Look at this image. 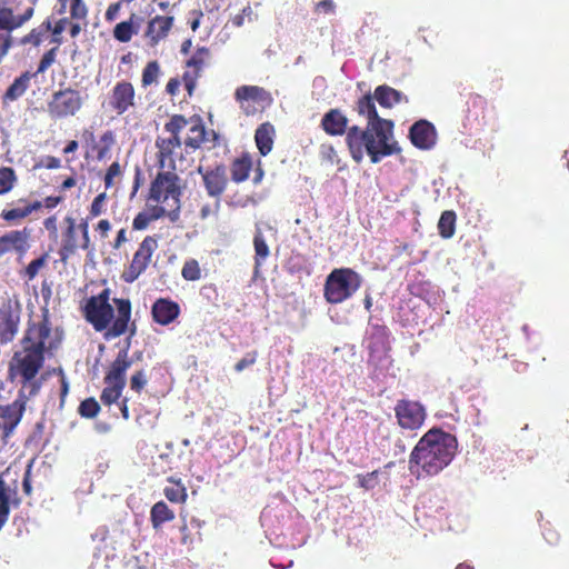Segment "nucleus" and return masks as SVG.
I'll return each mask as SVG.
<instances>
[{
    "instance_id": "nucleus-1",
    "label": "nucleus",
    "mask_w": 569,
    "mask_h": 569,
    "mask_svg": "<svg viewBox=\"0 0 569 569\" xmlns=\"http://www.w3.org/2000/svg\"><path fill=\"white\" fill-rule=\"evenodd\" d=\"M61 338L53 332L48 309L42 310L40 320H29L21 349L14 351L8 368L11 380L19 379L21 388L17 398L9 403H0V437L7 441L22 420L28 401L41 389L37 376L43 368L46 357L51 356L60 346Z\"/></svg>"
},
{
    "instance_id": "nucleus-2",
    "label": "nucleus",
    "mask_w": 569,
    "mask_h": 569,
    "mask_svg": "<svg viewBox=\"0 0 569 569\" xmlns=\"http://www.w3.org/2000/svg\"><path fill=\"white\" fill-rule=\"evenodd\" d=\"M458 449L456 436L440 428L428 430L409 456V470L417 478L432 477L450 465Z\"/></svg>"
},
{
    "instance_id": "nucleus-3",
    "label": "nucleus",
    "mask_w": 569,
    "mask_h": 569,
    "mask_svg": "<svg viewBox=\"0 0 569 569\" xmlns=\"http://www.w3.org/2000/svg\"><path fill=\"white\" fill-rule=\"evenodd\" d=\"M393 121L367 122L365 129L351 126L346 136V144L352 160L360 163L368 154L372 163L382 158L398 154L401 148L393 139Z\"/></svg>"
},
{
    "instance_id": "nucleus-4",
    "label": "nucleus",
    "mask_w": 569,
    "mask_h": 569,
    "mask_svg": "<svg viewBox=\"0 0 569 569\" xmlns=\"http://www.w3.org/2000/svg\"><path fill=\"white\" fill-rule=\"evenodd\" d=\"M183 184L177 172L171 170L157 171L150 182L146 201L163 210V213L171 221H177L180 214Z\"/></svg>"
},
{
    "instance_id": "nucleus-5",
    "label": "nucleus",
    "mask_w": 569,
    "mask_h": 569,
    "mask_svg": "<svg viewBox=\"0 0 569 569\" xmlns=\"http://www.w3.org/2000/svg\"><path fill=\"white\" fill-rule=\"evenodd\" d=\"M90 244L88 220L81 219L78 223L72 216H66L62 221L58 250L60 260L66 263L77 253L78 249L88 250Z\"/></svg>"
},
{
    "instance_id": "nucleus-6",
    "label": "nucleus",
    "mask_w": 569,
    "mask_h": 569,
    "mask_svg": "<svg viewBox=\"0 0 569 569\" xmlns=\"http://www.w3.org/2000/svg\"><path fill=\"white\" fill-rule=\"evenodd\" d=\"M362 283L361 276L350 268L332 270L326 279L323 295L331 305L349 299Z\"/></svg>"
},
{
    "instance_id": "nucleus-7",
    "label": "nucleus",
    "mask_w": 569,
    "mask_h": 569,
    "mask_svg": "<svg viewBox=\"0 0 569 569\" xmlns=\"http://www.w3.org/2000/svg\"><path fill=\"white\" fill-rule=\"evenodd\" d=\"M84 101L86 98L80 90L60 83L59 89L52 92L47 103V110L52 119H67L79 113Z\"/></svg>"
},
{
    "instance_id": "nucleus-8",
    "label": "nucleus",
    "mask_w": 569,
    "mask_h": 569,
    "mask_svg": "<svg viewBox=\"0 0 569 569\" xmlns=\"http://www.w3.org/2000/svg\"><path fill=\"white\" fill-rule=\"evenodd\" d=\"M110 289H103L99 295L90 297L83 308L86 320L97 331L106 330L113 319V308L109 303Z\"/></svg>"
},
{
    "instance_id": "nucleus-9",
    "label": "nucleus",
    "mask_w": 569,
    "mask_h": 569,
    "mask_svg": "<svg viewBox=\"0 0 569 569\" xmlns=\"http://www.w3.org/2000/svg\"><path fill=\"white\" fill-rule=\"evenodd\" d=\"M157 249V237H144L134 251L129 266L123 270L121 279L127 283L134 282L148 269Z\"/></svg>"
},
{
    "instance_id": "nucleus-10",
    "label": "nucleus",
    "mask_w": 569,
    "mask_h": 569,
    "mask_svg": "<svg viewBox=\"0 0 569 569\" xmlns=\"http://www.w3.org/2000/svg\"><path fill=\"white\" fill-rule=\"evenodd\" d=\"M22 308L17 299L4 298L0 303V345L11 342L18 333Z\"/></svg>"
},
{
    "instance_id": "nucleus-11",
    "label": "nucleus",
    "mask_w": 569,
    "mask_h": 569,
    "mask_svg": "<svg viewBox=\"0 0 569 569\" xmlns=\"http://www.w3.org/2000/svg\"><path fill=\"white\" fill-rule=\"evenodd\" d=\"M395 416L400 428L413 431L422 427L427 412L419 401L400 399L395 406Z\"/></svg>"
},
{
    "instance_id": "nucleus-12",
    "label": "nucleus",
    "mask_w": 569,
    "mask_h": 569,
    "mask_svg": "<svg viewBox=\"0 0 569 569\" xmlns=\"http://www.w3.org/2000/svg\"><path fill=\"white\" fill-rule=\"evenodd\" d=\"M211 52L207 47H199L186 62V71L182 74V82L191 97L197 87V81L201 77L206 67H208Z\"/></svg>"
},
{
    "instance_id": "nucleus-13",
    "label": "nucleus",
    "mask_w": 569,
    "mask_h": 569,
    "mask_svg": "<svg viewBox=\"0 0 569 569\" xmlns=\"http://www.w3.org/2000/svg\"><path fill=\"white\" fill-rule=\"evenodd\" d=\"M198 173L201 176L207 194L211 198L220 199L229 184L227 167L223 163L208 168L199 166Z\"/></svg>"
},
{
    "instance_id": "nucleus-14",
    "label": "nucleus",
    "mask_w": 569,
    "mask_h": 569,
    "mask_svg": "<svg viewBox=\"0 0 569 569\" xmlns=\"http://www.w3.org/2000/svg\"><path fill=\"white\" fill-rule=\"evenodd\" d=\"M32 230L28 227L10 230L0 236V258L7 253L14 252L23 256L30 249Z\"/></svg>"
},
{
    "instance_id": "nucleus-15",
    "label": "nucleus",
    "mask_w": 569,
    "mask_h": 569,
    "mask_svg": "<svg viewBox=\"0 0 569 569\" xmlns=\"http://www.w3.org/2000/svg\"><path fill=\"white\" fill-rule=\"evenodd\" d=\"M136 90L131 82L121 80L114 84L109 98V106L118 116L134 107Z\"/></svg>"
},
{
    "instance_id": "nucleus-16",
    "label": "nucleus",
    "mask_w": 569,
    "mask_h": 569,
    "mask_svg": "<svg viewBox=\"0 0 569 569\" xmlns=\"http://www.w3.org/2000/svg\"><path fill=\"white\" fill-rule=\"evenodd\" d=\"M154 144L157 148L156 160L158 171L171 170L177 172L176 154L180 149L182 141L157 137Z\"/></svg>"
},
{
    "instance_id": "nucleus-17",
    "label": "nucleus",
    "mask_w": 569,
    "mask_h": 569,
    "mask_svg": "<svg viewBox=\"0 0 569 569\" xmlns=\"http://www.w3.org/2000/svg\"><path fill=\"white\" fill-rule=\"evenodd\" d=\"M234 98L247 114L256 111V108L251 107L250 102L263 108L264 103L270 101V94L263 88L257 86H241L237 88Z\"/></svg>"
},
{
    "instance_id": "nucleus-18",
    "label": "nucleus",
    "mask_w": 569,
    "mask_h": 569,
    "mask_svg": "<svg viewBox=\"0 0 569 569\" xmlns=\"http://www.w3.org/2000/svg\"><path fill=\"white\" fill-rule=\"evenodd\" d=\"M409 139L418 149H431L437 141L436 128L428 120H418L410 127Z\"/></svg>"
},
{
    "instance_id": "nucleus-19",
    "label": "nucleus",
    "mask_w": 569,
    "mask_h": 569,
    "mask_svg": "<svg viewBox=\"0 0 569 569\" xmlns=\"http://www.w3.org/2000/svg\"><path fill=\"white\" fill-rule=\"evenodd\" d=\"M174 23L172 16L157 14L148 21L144 30V38L150 47H156L164 40L171 31Z\"/></svg>"
},
{
    "instance_id": "nucleus-20",
    "label": "nucleus",
    "mask_w": 569,
    "mask_h": 569,
    "mask_svg": "<svg viewBox=\"0 0 569 569\" xmlns=\"http://www.w3.org/2000/svg\"><path fill=\"white\" fill-rule=\"evenodd\" d=\"M113 303L117 308V316L106 332L107 339L117 338L126 333L131 320V302L129 299L114 298Z\"/></svg>"
},
{
    "instance_id": "nucleus-21",
    "label": "nucleus",
    "mask_w": 569,
    "mask_h": 569,
    "mask_svg": "<svg viewBox=\"0 0 569 569\" xmlns=\"http://www.w3.org/2000/svg\"><path fill=\"white\" fill-rule=\"evenodd\" d=\"M129 359V343L119 350L116 359L111 362L104 376V383H119L126 386V372L131 367Z\"/></svg>"
},
{
    "instance_id": "nucleus-22",
    "label": "nucleus",
    "mask_w": 569,
    "mask_h": 569,
    "mask_svg": "<svg viewBox=\"0 0 569 569\" xmlns=\"http://www.w3.org/2000/svg\"><path fill=\"white\" fill-rule=\"evenodd\" d=\"M180 315V306L169 299L159 298L151 307V316L156 323L161 326H168L172 323Z\"/></svg>"
},
{
    "instance_id": "nucleus-23",
    "label": "nucleus",
    "mask_w": 569,
    "mask_h": 569,
    "mask_svg": "<svg viewBox=\"0 0 569 569\" xmlns=\"http://www.w3.org/2000/svg\"><path fill=\"white\" fill-rule=\"evenodd\" d=\"M349 120L338 108L327 111L321 119V128L329 136H347Z\"/></svg>"
},
{
    "instance_id": "nucleus-24",
    "label": "nucleus",
    "mask_w": 569,
    "mask_h": 569,
    "mask_svg": "<svg viewBox=\"0 0 569 569\" xmlns=\"http://www.w3.org/2000/svg\"><path fill=\"white\" fill-rule=\"evenodd\" d=\"M51 29V18H46L39 26L32 28L28 33L20 38H14V47L38 48L46 40Z\"/></svg>"
},
{
    "instance_id": "nucleus-25",
    "label": "nucleus",
    "mask_w": 569,
    "mask_h": 569,
    "mask_svg": "<svg viewBox=\"0 0 569 569\" xmlns=\"http://www.w3.org/2000/svg\"><path fill=\"white\" fill-rule=\"evenodd\" d=\"M375 99L383 108H392L393 106L405 102L408 103L409 99L402 92L396 90L388 84L378 86L375 89Z\"/></svg>"
},
{
    "instance_id": "nucleus-26",
    "label": "nucleus",
    "mask_w": 569,
    "mask_h": 569,
    "mask_svg": "<svg viewBox=\"0 0 569 569\" xmlns=\"http://www.w3.org/2000/svg\"><path fill=\"white\" fill-rule=\"evenodd\" d=\"M252 168L253 161L251 154L243 152L230 163L231 180L236 183L244 182L249 178Z\"/></svg>"
},
{
    "instance_id": "nucleus-27",
    "label": "nucleus",
    "mask_w": 569,
    "mask_h": 569,
    "mask_svg": "<svg viewBox=\"0 0 569 569\" xmlns=\"http://www.w3.org/2000/svg\"><path fill=\"white\" fill-rule=\"evenodd\" d=\"M276 130L272 123H261L254 132V141L261 156L266 157L273 148Z\"/></svg>"
},
{
    "instance_id": "nucleus-28",
    "label": "nucleus",
    "mask_w": 569,
    "mask_h": 569,
    "mask_svg": "<svg viewBox=\"0 0 569 569\" xmlns=\"http://www.w3.org/2000/svg\"><path fill=\"white\" fill-rule=\"evenodd\" d=\"M36 77L34 73L29 71L22 72L13 82L8 87L2 96V102H12L21 98L30 87L31 79Z\"/></svg>"
},
{
    "instance_id": "nucleus-29",
    "label": "nucleus",
    "mask_w": 569,
    "mask_h": 569,
    "mask_svg": "<svg viewBox=\"0 0 569 569\" xmlns=\"http://www.w3.org/2000/svg\"><path fill=\"white\" fill-rule=\"evenodd\" d=\"M163 217H167L163 210L158 209L151 203H147L146 208L133 218L132 229L138 231L146 230L151 222Z\"/></svg>"
},
{
    "instance_id": "nucleus-30",
    "label": "nucleus",
    "mask_w": 569,
    "mask_h": 569,
    "mask_svg": "<svg viewBox=\"0 0 569 569\" xmlns=\"http://www.w3.org/2000/svg\"><path fill=\"white\" fill-rule=\"evenodd\" d=\"M375 100V94L371 96L370 93H367L362 96L356 103V111L359 116L366 117L367 122L377 123L378 121H389L378 114Z\"/></svg>"
},
{
    "instance_id": "nucleus-31",
    "label": "nucleus",
    "mask_w": 569,
    "mask_h": 569,
    "mask_svg": "<svg viewBox=\"0 0 569 569\" xmlns=\"http://www.w3.org/2000/svg\"><path fill=\"white\" fill-rule=\"evenodd\" d=\"M174 519V511L168 507L164 501L156 502L150 510V521L152 528L158 530L163 523Z\"/></svg>"
},
{
    "instance_id": "nucleus-32",
    "label": "nucleus",
    "mask_w": 569,
    "mask_h": 569,
    "mask_svg": "<svg viewBox=\"0 0 569 569\" xmlns=\"http://www.w3.org/2000/svg\"><path fill=\"white\" fill-rule=\"evenodd\" d=\"M168 482L171 483V486H167L163 489L166 498L172 503H184L188 498V492L181 479L169 477Z\"/></svg>"
},
{
    "instance_id": "nucleus-33",
    "label": "nucleus",
    "mask_w": 569,
    "mask_h": 569,
    "mask_svg": "<svg viewBox=\"0 0 569 569\" xmlns=\"http://www.w3.org/2000/svg\"><path fill=\"white\" fill-rule=\"evenodd\" d=\"M137 16L131 13L129 19L121 21L113 28V37L117 41L126 43L129 42L134 34L138 33V28L134 26Z\"/></svg>"
},
{
    "instance_id": "nucleus-34",
    "label": "nucleus",
    "mask_w": 569,
    "mask_h": 569,
    "mask_svg": "<svg viewBox=\"0 0 569 569\" xmlns=\"http://www.w3.org/2000/svg\"><path fill=\"white\" fill-rule=\"evenodd\" d=\"M206 140V128L201 120H196L189 128V134L184 139L183 143L186 148L197 150Z\"/></svg>"
},
{
    "instance_id": "nucleus-35",
    "label": "nucleus",
    "mask_w": 569,
    "mask_h": 569,
    "mask_svg": "<svg viewBox=\"0 0 569 569\" xmlns=\"http://www.w3.org/2000/svg\"><path fill=\"white\" fill-rule=\"evenodd\" d=\"M114 142H116L114 132L112 130L104 131L101 134L99 142L94 143L92 146V151L96 152L97 160L101 161V160L106 159L109 156Z\"/></svg>"
},
{
    "instance_id": "nucleus-36",
    "label": "nucleus",
    "mask_w": 569,
    "mask_h": 569,
    "mask_svg": "<svg viewBox=\"0 0 569 569\" xmlns=\"http://www.w3.org/2000/svg\"><path fill=\"white\" fill-rule=\"evenodd\" d=\"M457 216L452 210H446L441 213L438 221L439 234L443 239H449L455 234L456 231Z\"/></svg>"
},
{
    "instance_id": "nucleus-37",
    "label": "nucleus",
    "mask_w": 569,
    "mask_h": 569,
    "mask_svg": "<svg viewBox=\"0 0 569 569\" xmlns=\"http://www.w3.org/2000/svg\"><path fill=\"white\" fill-rule=\"evenodd\" d=\"M29 217L24 204L18 207L4 208L0 212V218L8 226H17Z\"/></svg>"
},
{
    "instance_id": "nucleus-38",
    "label": "nucleus",
    "mask_w": 569,
    "mask_h": 569,
    "mask_svg": "<svg viewBox=\"0 0 569 569\" xmlns=\"http://www.w3.org/2000/svg\"><path fill=\"white\" fill-rule=\"evenodd\" d=\"M189 123V120L182 114H173L168 122L164 123V130L170 133L167 139L181 140L180 132Z\"/></svg>"
},
{
    "instance_id": "nucleus-39",
    "label": "nucleus",
    "mask_w": 569,
    "mask_h": 569,
    "mask_svg": "<svg viewBox=\"0 0 569 569\" xmlns=\"http://www.w3.org/2000/svg\"><path fill=\"white\" fill-rule=\"evenodd\" d=\"M126 386L119 383H106L100 395V400L104 406H111L116 403L122 395Z\"/></svg>"
},
{
    "instance_id": "nucleus-40",
    "label": "nucleus",
    "mask_w": 569,
    "mask_h": 569,
    "mask_svg": "<svg viewBox=\"0 0 569 569\" xmlns=\"http://www.w3.org/2000/svg\"><path fill=\"white\" fill-rule=\"evenodd\" d=\"M172 469V455L160 453L153 458L151 463V473L156 477L166 475Z\"/></svg>"
},
{
    "instance_id": "nucleus-41",
    "label": "nucleus",
    "mask_w": 569,
    "mask_h": 569,
    "mask_svg": "<svg viewBox=\"0 0 569 569\" xmlns=\"http://www.w3.org/2000/svg\"><path fill=\"white\" fill-rule=\"evenodd\" d=\"M17 174L11 167L0 168V196L9 193L17 183Z\"/></svg>"
},
{
    "instance_id": "nucleus-42",
    "label": "nucleus",
    "mask_w": 569,
    "mask_h": 569,
    "mask_svg": "<svg viewBox=\"0 0 569 569\" xmlns=\"http://www.w3.org/2000/svg\"><path fill=\"white\" fill-rule=\"evenodd\" d=\"M10 515V497L6 481L0 476V530L6 525Z\"/></svg>"
},
{
    "instance_id": "nucleus-43",
    "label": "nucleus",
    "mask_w": 569,
    "mask_h": 569,
    "mask_svg": "<svg viewBox=\"0 0 569 569\" xmlns=\"http://www.w3.org/2000/svg\"><path fill=\"white\" fill-rule=\"evenodd\" d=\"M160 76V64L157 60L149 61L142 70L141 86L147 88L158 81Z\"/></svg>"
},
{
    "instance_id": "nucleus-44",
    "label": "nucleus",
    "mask_w": 569,
    "mask_h": 569,
    "mask_svg": "<svg viewBox=\"0 0 569 569\" xmlns=\"http://www.w3.org/2000/svg\"><path fill=\"white\" fill-rule=\"evenodd\" d=\"M253 246H254V252H256V257H254V263H256V267L258 268L259 266H261V262L269 256L270 251H269V247L263 238V234L261 231H258L256 234H254V238H253Z\"/></svg>"
},
{
    "instance_id": "nucleus-45",
    "label": "nucleus",
    "mask_w": 569,
    "mask_h": 569,
    "mask_svg": "<svg viewBox=\"0 0 569 569\" xmlns=\"http://www.w3.org/2000/svg\"><path fill=\"white\" fill-rule=\"evenodd\" d=\"M69 12L71 20L82 21L83 24H87L89 9L84 0H70Z\"/></svg>"
},
{
    "instance_id": "nucleus-46",
    "label": "nucleus",
    "mask_w": 569,
    "mask_h": 569,
    "mask_svg": "<svg viewBox=\"0 0 569 569\" xmlns=\"http://www.w3.org/2000/svg\"><path fill=\"white\" fill-rule=\"evenodd\" d=\"M107 198L106 192H101L93 198L89 207L88 217L86 218L87 220L97 218L106 211Z\"/></svg>"
},
{
    "instance_id": "nucleus-47",
    "label": "nucleus",
    "mask_w": 569,
    "mask_h": 569,
    "mask_svg": "<svg viewBox=\"0 0 569 569\" xmlns=\"http://www.w3.org/2000/svg\"><path fill=\"white\" fill-rule=\"evenodd\" d=\"M181 276L188 281H197L201 278V269L196 259L187 260L182 267Z\"/></svg>"
},
{
    "instance_id": "nucleus-48",
    "label": "nucleus",
    "mask_w": 569,
    "mask_h": 569,
    "mask_svg": "<svg viewBox=\"0 0 569 569\" xmlns=\"http://www.w3.org/2000/svg\"><path fill=\"white\" fill-rule=\"evenodd\" d=\"M58 48L59 46L56 44L53 48L49 49L42 54L38 63L37 71L34 72L36 76L44 73L54 63Z\"/></svg>"
},
{
    "instance_id": "nucleus-49",
    "label": "nucleus",
    "mask_w": 569,
    "mask_h": 569,
    "mask_svg": "<svg viewBox=\"0 0 569 569\" xmlns=\"http://www.w3.org/2000/svg\"><path fill=\"white\" fill-rule=\"evenodd\" d=\"M79 415L84 418H94L100 411V405L94 398H87L79 406Z\"/></svg>"
},
{
    "instance_id": "nucleus-50",
    "label": "nucleus",
    "mask_w": 569,
    "mask_h": 569,
    "mask_svg": "<svg viewBox=\"0 0 569 569\" xmlns=\"http://www.w3.org/2000/svg\"><path fill=\"white\" fill-rule=\"evenodd\" d=\"M148 383V376L143 369L137 370L130 377V389L136 393H141Z\"/></svg>"
},
{
    "instance_id": "nucleus-51",
    "label": "nucleus",
    "mask_w": 569,
    "mask_h": 569,
    "mask_svg": "<svg viewBox=\"0 0 569 569\" xmlns=\"http://www.w3.org/2000/svg\"><path fill=\"white\" fill-rule=\"evenodd\" d=\"M70 18H61L52 26L49 32H51V43H54L57 46H60L62 43L61 34L66 30L67 24L70 22Z\"/></svg>"
},
{
    "instance_id": "nucleus-52",
    "label": "nucleus",
    "mask_w": 569,
    "mask_h": 569,
    "mask_svg": "<svg viewBox=\"0 0 569 569\" xmlns=\"http://www.w3.org/2000/svg\"><path fill=\"white\" fill-rule=\"evenodd\" d=\"M46 262V254H42L41 257L30 261L24 269V276L28 278V280H33L38 276L39 270L44 267Z\"/></svg>"
},
{
    "instance_id": "nucleus-53",
    "label": "nucleus",
    "mask_w": 569,
    "mask_h": 569,
    "mask_svg": "<svg viewBox=\"0 0 569 569\" xmlns=\"http://www.w3.org/2000/svg\"><path fill=\"white\" fill-rule=\"evenodd\" d=\"M486 104H487V101L483 97H481L478 93H469L466 99L467 117H469L471 114V108H479V109L483 110Z\"/></svg>"
},
{
    "instance_id": "nucleus-54",
    "label": "nucleus",
    "mask_w": 569,
    "mask_h": 569,
    "mask_svg": "<svg viewBox=\"0 0 569 569\" xmlns=\"http://www.w3.org/2000/svg\"><path fill=\"white\" fill-rule=\"evenodd\" d=\"M121 174V167L119 162H112L106 171L103 181L106 189H110L114 184V178Z\"/></svg>"
},
{
    "instance_id": "nucleus-55",
    "label": "nucleus",
    "mask_w": 569,
    "mask_h": 569,
    "mask_svg": "<svg viewBox=\"0 0 569 569\" xmlns=\"http://www.w3.org/2000/svg\"><path fill=\"white\" fill-rule=\"evenodd\" d=\"M257 357H258V352L254 350V351H251V352H248L242 359H240L236 365H234V370L237 372H241L242 370H244L247 367L253 365L256 361H257Z\"/></svg>"
},
{
    "instance_id": "nucleus-56",
    "label": "nucleus",
    "mask_w": 569,
    "mask_h": 569,
    "mask_svg": "<svg viewBox=\"0 0 569 569\" xmlns=\"http://www.w3.org/2000/svg\"><path fill=\"white\" fill-rule=\"evenodd\" d=\"M378 477V471L375 470L372 472H369L367 475H359V486L361 488H365L367 490L372 489L376 485V479Z\"/></svg>"
},
{
    "instance_id": "nucleus-57",
    "label": "nucleus",
    "mask_w": 569,
    "mask_h": 569,
    "mask_svg": "<svg viewBox=\"0 0 569 569\" xmlns=\"http://www.w3.org/2000/svg\"><path fill=\"white\" fill-rule=\"evenodd\" d=\"M18 204H24L28 214L30 216L32 212L39 211L42 207H44L43 201L34 200L29 201L28 199L20 198L18 200Z\"/></svg>"
},
{
    "instance_id": "nucleus-58",
    "label": "nucleus",
    "mask_w": 569,
    "mask_h": 569,
    "mask_svg": "<svg viewBox=\"0 0 569 569\" xmlns=\"http://www.w3.org/2000/svg\"><path fill=\"white\" fill-rule=\"evenodd\" d=\"M220 208V199H216V202L211 204H204L200 209V218L207 219L210 216L217 214Z\"/></svg>"
},
{
    "instance_id": "nucleus-59",
    "label": "nucleus",
    "mask_w": 569,
    "mask_h": 569,
    "mask_svg": "<svg viewBox=\"0 0 569 569\" xmlns=\"http://www.w3.org/2000/svg\"><path fill=\"white\" fill-rule=\"evenodd\" d=\"M111 230V223L108 219H101L94 227V231L99 234L100 239H106Z\"/></svg>"
},
{
    "instance_id": "nucleus-60",
    "label": "nucleus",
    "mask_w": 569,
    "mask_h": 569,
    "mask_svg": "<svg viewBox=\"0 0 569 569\" xmlns=\"http://www.w3.org/2000/svg\"><path fill=\"white\" fill-rule=\"evenodd\" d=\"M127 228H121L118 230L114 240L111 242V248L113 250H119L124 243L129 241Z\"/></svg>"
},
{
    "instance_id": "nucleus-61",
    "label": "nucleus",
    "mask_w": 569,
    "mask_h": 569,
    "mask_svg": "<svg viewBox=\"0 0 569 569\" xmlns=\"http://www.w3.org/2000/svg\"><path fill=\"white\" fill-rule=\"evenodd\" d=\"M121 6H122V1H118V2L109 4V7L107 8L106 13H104V19L108 22L114 21L119 14Z\"/></svg>"
},
{
    "instance_id": "nucleus-62",
    "label": "nucleus",
    "mask_w": 569,
    "mask_h": 569,
    "mask_svg": "<svg viewBox=\"0 0 569 569\" xmlns=\"http://www.w3.org/2000/svg\"><path fill=\"white\" fill-rule=\"evenodd\" d=\"M317 12L331 13L335 11V3L332 0H321L316 6Z\"/></svg>"
},
{
    "instance_id": "nucleus-63",
    "label": "nucleus",
    "mask_w": 569,
    "mask_h": 569,
    "mask_svg": "<svg viewBox=\"0 0 569 569\" xmlns=\"http://www.w3.org/2000/svg\"><path fill=\"white\" fill-rule=\"evenodd\" d=\"M43 227L47 231H49L51 234L57 236V217L56 214H52L43 220Z\"/></svg>"
},
{
    "instance_id": "nucleus-64",
    "label": "nucleus",
    "mask_w": 569,
    "mask_h": 569,
    "mask_svg": "<svg viewBox=\"0 0 569 569\" xmlns=\"http://www.w3.org/2000/svg\"><path fill=\"white\" fill-rule=\"evenodd\" d=\"M180 84H181V81L179 80V78L169 79V81L166 86L167 93L172 97L176 96L179 91Z\"/></svg>"
}]
</instances>
